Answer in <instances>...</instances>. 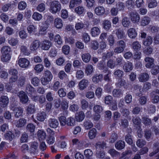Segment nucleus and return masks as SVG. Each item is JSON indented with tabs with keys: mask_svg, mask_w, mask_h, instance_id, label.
Instances as JSON below:
<instances>
[{
	"mask_svg": "<svg viewBox=\"0 0 159 159\" xmlns=\"http://www.w3.org/2000/svg\"><path fill=\"white\" fill-rule=\"evenodd\" d=\"M61 8V5L58 1L54 0L50 3L49 11L53 14H55L60 11Z\"/></svg>",
	"mask_w": 159,
	"mask_h": 159,
	"instance_id": "1",
	"label": "nucleus"
},
{
	"mask_svg": "<svg viewBox=\"0 0 159 159\" xmlns=\"http://www.w3.org/2000/svg\"><path fill=\"white\" fill-rule=\"evenodd\" d=\"M53 78V75L51 72L48 70L45 71L43 76L41 79V81L43 85H45L50 81Z\"/></svg>",
	"mask_w": 159,
	"mask_h": 159,
	"instance_id": "2",
	"label": "nucleus"
},
{
	"mask_svg": "<svg viewBox=\"0 0 159 159\" xmlns=\"http://www.w3.org/2000/svg\"><path fill=\"white\" fill-rule=\"evenodd\" d=\"M17 96L20 98V101L23 104L27 103L29 101V98L25 92L21 91L18 93Z\"/></svg>",
	"mask_w": 159,
	"mask_h": 159,
	"instance_id": "3",
	"label": "nucleus"
},
{
	"mask_svg": "<svg viewBox=\"0 0 159 159\" xmlns=\"http://www.w3.org/2000/svg\"><path fill=\"white\" fill-rule=\"evenodd\" d=\"M9 102V99L7 97L2 96L0 98V107L2 108L6 107Z\"/></svg>",
	"mask_w": 159,
	"mask_h": 159,
	"instance_id": "4",
	"label": "nucleus"
},
{
	"mask_svg": "<svg viewBox=\"0 0 159 159\" xmlns=\"http://www.w3.org/2000/svg\"><path fill=\"white\" fill-rule=\"evenodd\" d=\"M133 65L132 63L129 61L124 62L122 68L125 72L130 71L133 69Z\"/></svg>",
	"mask_w": 159,
	"mask_h": 159,
	"instance_id": "5",
	"label": "nucleus"
},
{
	"mask_svg": "<svg viewBox=\"0 0 159 159\" xmlns=\"http://www.w3.org/2000/svg\"><path fill=\"white\" fill-rule=\"evenodd\" d=\"M48 126L53 128H57L59 125L58 120L54 118H49L48 121Z\"/></svg>",
	"mask_w": 159,
	"mask_h": 159,
	"instance_id": "6",
	"label": "nucleus"
},
{
	"mask_svg": "<svg viewBox=\"0 0 159 159\" xmlns=\"http://www.w3.org/2000/svg\"><path fill=\"white\" fill-rule=\"evenodd\" d=\"M18 62L20 66L22 68L27 67L30 64L29 60L25 58L20 59L19 60Z\"/></svg>",
	"mask_w": 159,
	"mask_h": 159,
	"instance_id": "7",
	"label": "nucleus"
},
{
	"mask_svg": "<svg viewBox=\"0 0 159 159\" xmlns=\"http://www.w3.org/2000/svg\"><path fill=\"white\" fill-rule=\"evenodd\" d=\"M41 48L42 49L47 50L52 46V43L49 40H45L41 43Z\"/></svg>",
	"mask_w": 159,
	"mask_h": 159,
	"instance_id": "8",
	"label": "nucleus"
},
{
	"mask_svg": "<svg viewBox=\"0 0 159 159\" xmlns=\"http://www.w3.org/2000/svg\"><path fill=\"white\" fill-rule=\"evenodd\" d=\"M130 14L131 20L133 23L138 22L139 21L140 17L137 12H131Z\"/></svg>",
	"mask_w": 159,
	"mask_h": 159,
	"instance_id": "9",
	"label": "nucleus"
},
{
	"mask_svg": "<svg viewBox=\"0 0 159 159\" xmlns=\"http://www.w3.org/2000/svg\"><path fill=\"white\" fill-rule=\"evenodd\" d=\"M144 61L147 63L145 65L147 68H150L153 67L154 66V59L152 57H146L145 58Z\"/></svg>",
	"mask_w": 159,
	"mask_h": 159,
	"instance_id": "10",
	"label": "nucleus"
},
{
	"mask_svg": "<svg viewBox=\"0 0 159 159\" xmlns=\"http://www.w3.org/2000/svg\"><path fill=\"white\" fill-rule=\"evenodd\" d=\"M149 78V75L146 73H143L140 74L138 77L139 81L142 82L147 81Z\"/></svg>",
	"mask_w": 159,
	"mask_h": 159,
	"instance_id": "11",
	"label": "nucleus"
},
{
	"mask_svg": "<svg viewBox=\"0 0 159 159\" xmlns=\"http://www.w3.org/2000/svg\"><path fill=\"white\" fill-rule=\"evenodd\" d=\"M39 146L38 143L36 142H31L30 144V149L31 151L30 153H33L34 154L36 151H38V147Z\"/></svg>",
	"mask_w": 159,
	"mask_h": 159,
	"instance_id": "12",
	"label": "nucleus"
},
{
	"mask_svg": "<svg viewBox=\"0 0 159 159\" xmlns=\"http://www.w3.org/2000/svg\"><path fill=\"white\" fill-rule=\"evenodd\" d=\"M96 14L99 16L103 15L105 13V9L102 6H98L96 7L94 9Z\"/></svg>",
	"mask_w": 159,
	"mask_h": 159,
	"instance_id": "13",
	"label": "nucleus"
},
{
	"mask_svg": "<svg viewBox=\"0 0 159 159\" xmlns=\"http://www.w3.org/2000/svg\"><path fill=\"white\" fill-rule=\"evenodd\" d=\"M89 83V81L87 80L83 79L80 81L79 83V89L81 90H83L86 88L88 85Z\"/></svg>",
	"mask_w": 159,
	"mask_h": 159,
	"instance_id": "14",
	"label": "nucleus"
},
{
	"mask_svg": "<svg viewBox=\"0 0 159 159\" xmlns=\"http://www.w3.org/2000/svg\"><path fill=\"white\" fill-rule=\"evenodd\" d=\"M103 75L102 74H96L92 77V80L95 84H98L101 82L103 80Z\"/></svg>",
	"mask_w": 159,
	"mask_h": 159,
	"instance_id": "15",
	"label": "nucleus"
},
{
	"mask_svg": "<svg viewBox=\"0 0 159 159\" xmlns=\"http://www.w3.org/2000/svg\"><path fill=\"white\" fill-rule=\"evenodd\" d=\"M124 72L120 69L115 70L113 75L116 78H122L124 75Z\"/></svg>",
	"mask_w": 159,
	"mask_h": 159,
	"instance_id": "16",
	"label": "nucleus"
},
{
	"mask_svg": "<svg viewBox=\"0 0 159 159\" xmlns=\"http://www.w3.org/2000/svg\"><path fill=\"white\" fill-rule=\"evenodd\" d=\"M26 114H32L35 111V106L33 104H30L26 107Z\"/></svg>",
	"mask_w": 159,
	"mask_h": 159,
	"instance_id": "17",
	"label": "nucleus"
},
{
	"mask_svg": "<svg viewBox=\"0 0 159 159\" xmlns=\"http://www.w3.org/2000/svg\"><path fill=\"white\" fill-rule=\"evenodd\" d=\"M123 93V90L121 89H114L112 91V94L115 97L119 98L122 96Z\"/></svg>",
	"mask_w": 159,
	"mask_h": 159,
	"instance_id": "18",
	"label": "nucleus"
},
{
	"mask_svg": "<svg viewBox=\"0 0 159 159\" xmlns=\"http://www.w3.org/2000/svg\"><path fill=\"white\" fill-rule=\"evenodd\" d=\"M15 116L16 118H18L21 116L23 112V109L19 107H16L14 109Z\"/></svg>",
	"mask_w": 159,
	"mask_h": 159,
	"instance_id": "19",
	"label": "nucleus"
},
{
	"mask_svg": "<svg viewBox=\"0 0 159 159\" xmlns=\"http://www.w3.org/2000/svg\"><path fill=\"white\" fill-rule=\"evenodd\" d=\"M115 32V34L118 39H122L124 38V33L123 30L120 28L117 29L114 31Z\"/></svg>",
	"mask_w": 159,
	"mask_h": 159,
	"instance_id": "20",
	"label": "nucleus"
},
{
	"mask_svg": "<svg viewBox=\"0 0 159 159\" xmlns=\"http://www.w3.org/2000/svg\"><path fill=\"white\" fill-rule=\"evenodd\" d=\"M85 115L83 111H80L76 114L75 118L77 121H81L84 118Z\"/></svg>",
	"mask_w": 159,
	"mask_h": 159,
	"instance_id": "21",
	"label": "nucleus"
},
{
	"mask_svg": "<svg viewBox=\"0 0 159 159\" xmlns=\"http://www.w3.org/2000/svg\"><path fill=\"white\" fill-rule=\"evenodd\" d=\"M25 77L23 75L20 76L18 80V86L19 87H21L23 86L26 81Z\"/></svg>",
	"mask_w": 159,
	"mask_h": 159,
	"instance_id": "22",
	"label": "nucleus"
},
{
	"mask_svg": "<svg viewBox=\"0 0 159 159\" xmlns=\"http://www.w3.org/2000/svg\"><path fill=\"white\" fill-rule=\"evenodd\" d=\"M125 146V142L122 140H119L115 144L116 148L118 150H121L123 149Z\"/></svg>",
	"mask_w": 159,
	"mask_h": 159,
	"instance_id": "23",
	"label": "nucleus"
},
{
	"mask_svg": "<svg viewBox=\"0 0 159 159\" xmlns=\"http://www.w3.org/2000/svg\"><path fill=\"white\" fill-rule=\"evenodd\" d=\"M127 33L129 37L132 39L135 38L137 35L135 29L133 28H130L129 29Z\"/></svg>",
	"mask_w": 159,
	"mask_h": 159,
	"instance_id": "24",
	"label": "nucleus"
},
{
	"mask_svg": "<svg viewBox=\"0 0 159 159\" xmlns=\"http://www.w3.org/2000/svg\"><path fill=\"white\" fill-rule=\"evenodd\" d=\"M83 125L84 127L86 129H89L93 126V124L89 120H85Z\"/></svg>",
	"mask_w": 159,
	"mask_h": 159,
	"instance_id": "25",
	"label": "nucleus"
},
{
	"mask_svg": "<svg viewBox=\"0 0 159 159\" xmlns=\"http://www.w3.org/2000/svg\"><path fill=\"white\" fill-rule=\"evenodd\" d=\"M47 116L46 113L43 112H39L38 113L37 116V119L40 121H43Z\"/></svg>",
	"mask_w": 159,
	"mask_h": 159,
	"instance_id": "26",
	"label": "nucleus"
},
{
	"mask_svg": "<svg viewBox=\"0 0 159 159\" xmlns=\"http://www.w3.org/2000/svg\"><path fill=\"white\" fill-rule=\"evenodd\" d=\"M151 21V19L148 16H145L141 19V25L142 26H145L148 25Z\"/></svg>",
	"mask_w": 159,
	"mask_h": 159,
	"instance_id": "27",
	"label": "nucleus"
},
{
	"mask_svg": "<svg viewBox=\"0 0 159 159\" xmlns=\"http://www.w3.org/2000/svg\"><path fill=\"white\" fill-rule=\"evenodd\" d=\"M100 33L99 29L97 27H94L91 29V34L93 37L98 35Z\"/></svg>",
	"mask_w": 159,
	"mask_h": 159,
	"instance_id": "28",
	"label": "nucleus"
},
{
	"mask_svg": "<svg viewBox=\"0 0 159 159\" xmlns=\"http://www.w3.org/2000/svg\"><path fill=\"white\" fill-rule=\"evenodd\" d=\"M81 57L84 62L88 63L90 61L91 56L89 53H84L82 54Z\"/></svg>",
	"mask_w": 159,
	"mask_h": 159,
	"instance_id": "29",
	"label": "nucleus"
},
{
	"mask_svg": "<svg viewBox=\"0 0 159 159\" xmlns=\"http://www.w3.org/2000/svg\"><path fill=\"white\" fill-rule=\"evenodd\" d=\"M45 133L43 131L39 130L37 133V136L39 140H44L46 138Z\"/></svg>",
	"mask_w": 159,
	"mask_h": 159,
	"instance_id": "30",
	"label": "nucleus"
},
{
	"mask_svg": "<svg viewBox=\"0 0 159 159\" xmlns=\"http://www.w3.org/2000/svg\"><path fill=\"white\" fill-rule=\"evenodd\" d=\"M4 137L6 139L11 141L14 139V135L11 132L9 131L4 135Z\"/></svg>",
	"mask_w": 159,
	"mask_h": 159,
	"instance_id": "31",
	"label": "nucleus"
},
{
	"mask_svg": "<svg viewBox=\"0 0 159 159\" xmlns=\"http://www.w3.org/2000/svg\"><path fill=\"white\" fill-rule=\"evenodd\" d=\"M122 24L124 27H128L130 26L131 22L128 17H125L122 20Z\"/></svg>",
	"mask_w": 159,
	"mask_h": 159,
	"instance_id": "32",
	"label": "nucleus"
},
{
	"mask_svg": "<svg viewBox=\"0 0 159 159\" xmlns=\"http://www.w3.org/2000/svg\"><path fill=\"white\" fill-rule=\"evenodd\" d=\"M54 25L57 28H61L63 26L62 21L61 19L59 18H57L54 20Z\"/></svg>",
	"mask_w": 159,
	"mask_h": 159,
	"instance_id": "33",
	"label": "nucleus"
},
{
	"mask_svg": "<svg viewBox=\"0 0 159 159\" xmlns=\"http://www.w3.org/2000/svg\"><path fill=\"white\" fill-rule=\"evenodd\" d=\"M96 155L97 157L99 158H103L105 156V153L101 149H97L96 148Z\"/></svg>",
	"mask_w": 159,
	"mask_h": 159,
	"instance_id": "34",
	"label": "nucleus"
},
{
	"mask_svg": "<svg viewBox=\"0 0 159 159\" xmlns=\"http://www.w3.org/2000/svg\"><path fill=\"white\" fill-rule=\"evenodd\" d=\"M102 24L103 28L107 30H109L111 26V22L107 20H104Z\"/></svg>",
	"mask_w": 159,
	"mask_h": 159,
	"instance_id": "35",
	"label": "nucleus"
},
{
	"mask_svg": "<svg viewBox=\"0 0 159 159\" xmlns=\"http://www.w3.org/2000/svg\"><path fill=\"white\" fill-rule=\"evenodd\" d=\"M39 41L38 40H35L32 43L30 47V50L32 51H34L37 49L39 47Z\"/></svg>",
	"mask_w": 159,
	"mask_h": 159,
	"instance_id": "36",
	"label": "nucleus"
},
{
	"mask_svg": "<svg viewBox=\"0 0 159 159\" xmlns=\"http://www.w3.org/2000/svg\"><path fill=\"white\" fill-rule=\"evenodd\" d=\"M97 134V130L96 129L93 128L89 131L88 135L90 139H93L94 138Z\"/></svg>",
	"mask_w": 159,
	"mask_h": 159,
	"instance_id": "37",
	"label": "nucleus"
},
{
	"mask_svg": "<svg viewBox=\"0 0 159 159\" xmlns=\"http://www.w3.org/2000/svg\"><path fill=\"white\" fill-rule=\"evenodd\" d=\"M20 50L21 53L25 55L28 56L30 54V52L26 46H21L20 47Z\"/></svg>",
	"mask_w": 159,
	"mask_h": 159,
	"instance_id": "38",
	"label": "nucleus"
},
{
	"mask_svg": "<svg viewBox=\"0 0 159 159\" xmlns=\"http://www.w3.org/2000/svg\"><path fill=\"white\" fill-rule=\"evenodd\" d=\"M26 123V120L24 118L20 119L17 122L16 126L21 127L24 126Z\"/></svg>",
	"mask_w": 159,
	"mask_h": 159,
	"instance_id": "39",
	"label": "nucleus"
},
{
	"mask_svg": "<svg viewBox=\"0 0 159 159\" xmlns=\"http://www.w3.org/2000/svg\"><path fill=\"white\" fill-rule=\"evenodd\" d=\"M132 121L134 125H139L141 123V119L137 116H133Z\"/></svg>",
	"mask_w": 159,
	"mask_h": 159,
	"instance_id": "40",
	"label": "nucleus"
},
{
	"mask_svg": "<svg viewBox=\"0 0 159 159\" xmlns=\"http://www.w3.org/2000/svg\"><path fill=\"white\" fill-rule=\"evenodd\" d=\"M84 11V7L80 6L76 7L75 9V12L79 15L83 14Z\"/></svg>",
	"mask_w": 159,
	"mask_h": 159,
	"instance_id": "41",
	"label": "nucleus"
},
{
	"mask_svg": "<svg viewBox=\"0 0 159 159\" xmlns=\"http://www.w3.org/2000/svg\"><path fill=\"white\" fill-rule=\"evenodd\" d=\"M75 124V119L73 117H70L67 119L66 125L68 126H72Z\"/></svg>",
	"mask_w": 159,
	"mask_h": 159,
	"instance_id": "42",
	"label": "nucleus"
},
{
	"mask_svg": "<svg viewBox=\"0 0 159 159\" xmlns=\"http://www.w3.org/2000/svg\"><path fill=\"white\" fill-rule=\"evenodd\" d=\"M106 143L104 142H98L96 144L95 147L97 149H104L106 148Z\"/></svg>",
	"mask_w": 159,
	"mask_h": 159,
	"instance_id": "43",
	"label": "nucleus"
},
{
	"mask_svg": "<svg viewBox=\"0 0 159 159\" xmlns=\"http://www.w3.org/2000/svg\"><path fill=\"white\" fill-rule=\"evenodd\" d=\"M118 79V82L116 83V87L120 88L125 85L126 82L125 80L122 79V78H119Z\"/></svg>",
	"mask_w": 159,
	"mask_h": 159,
	"instance_id": "44",
	"label": "nucleus"
},
{
	"mask_svg": "<svg viewBox=\"0 0 159 159\" xmlns=\"http://www.w3.org/2000/svg\"><path fill=\"white\" fill-rule=\"evenodd\" d=\"M143 123L146 125H150L152 123L150 119L148 118L147 116H144L142 117Z\"/></svg>",
	"mask_w": 159,
	"mask_h": 159,
	"instance_id": "45",
	"label": "nucleus"
},
{
	"mask_svg": "<svg viewBox=\"0 0 159 159\" xmlns=\"http://www.w3.org/2000/svg\"><path fill=\"white\" fill-rule=\"evenodd\" d=\"M59 120L60 122L61 125L62 126H64L66 125L67 120H66V117L64 116H61L59 117Z\"/></svg>",
	"mask_w": 159,
	"mask_h": 159,
	"instance_id": "46",
	"label": "nucleus"
},
{
	"mask_svg": "<svg viewBox=\"0 0 159 159\" xmlns=\"http://www.w3.org/2000/svg\"><path fill=\"white\" fill-rule=\"evenodd\" d=\"M118 138L117 134L116 133L113 132L111 134L109 139L110 142L114 143Z\"/></svg>",
	"mask_w": 159,
	"mask_h": 159,
	"instance_id": "47",
	"label": "nucleus"
},
{
	"mask_svg": "<svg viewBox=\"0 0 159 159\" xmlns=\"http://www.w3.org/2000/svg\"><path fill=\"white\" fill-rule=\"evenodd\" d=\"M146 144V141L142 139H138L136 142V144L137 146L140 148H142Z\"/></svg>",
	"mask_w": 159,
	"mask_h": 159,
	"instance_id": "48",
	"label": "nucleus"
},
{
	"mask_svg": "<svg viewBox=\"0 0 159 159\" xmlns=\"http://www.w3.org/2000/svg\"><path fill=\"white\" fill-rule=\"evenodd\" d=\"M113 55V52L110 51L108 52L107 53H103L102 58L104 60L108 59L110 58Z\"/></svg>",
	"mask_w": 159,
	"mask_h": 159,
	"instance_id": "49",
	"label": "nucleus"
},
{
	"mask_svg": "<svg viewBox=\"0 0 159 159\" xmlns=\"http://www.w3.org/2000/svg\"><path fill=\"white\" fill-rule=\"evenodd\" d=\"M116 8L119 11L123 10L125 8V3L121 2H118L116 4Z\"/></svg>",
	"mask_w": 159,
	"mask_h": 159,
	"instance_id": "50",
	"label": "nucleus"
},
{
	"mask_svg": "<svg viewBox=\"0 0 159 159\" xmlns=\"http://www.w3.org/2000/svg\"><path fill=\"white\" fill-rule=\"evenodd\" d=\"M48 27L44 25L43 26H41L39 31V34L40 35H44L47 33V29Z\"/></svg>",
	"mask_w": 159,
	"mask_h": 159,
	"instance_id": "51",
	"label": "nucleus"
},
{
	"mask_svg": "<svg viewBox=\"0 0 159 159\" xmlns=\"http://www.w3.org/2000/svg\"><path fill=\"white\" fill-rule=\"evenodd\" d=\"M108 152L112 157H117L119 155V153L114 149H111L109 150Z\"/></svg>",
	"mask_w": 159,
	"mask_h": 159,
	"instance_id": "52",
	"label": "nucleus"
},
{
	"mask_svg": "<svg viewBox=\"0 0 159 159\" xmlns=\"http://www.w3.org/2000/svg\"><path fill=\"white\" fill-rule=\"evenodd\" d=\"M32 18L35 20L39 21L41 19L42 16L41 14L35 12L33 15Z\"/></svg>",
	"mask_w": 159,
	"mask_h": 159,
	"instance_id": "53",
	"label": "nucleus"
},
{
	"mask_svg": "<svg viewBox=\"0 0 159 159\" xmlns=\"http://www.w3.org/2000/svg\"><path fill=\"white\" fill-rule=\"evenodd\" d=\"M11 51V48L8 46H4L1 48V52L3 54H9Z\"/></svg>",
	"mask_w": 159,
	"mask_h": 159,
	"instance_id": "54",
	"label": "nucleus"
},
{
	"mask_svg": "<svg viewBox=\"0 0 159 159\" xmlns=\"http://www.w3.org/2000/svg\"><path fill=\"white\" fill-rule=\"evenodd\" d=\"M138 101L140 105H145L147 102V97L145 96H142L138 99Z\"/></svg>",
	"mask_w": 159,
	"mask_h": 159,
	"instance_id": "55",
	"label": "nucleus"
},
{
	"mask_svg": "<svg viewBox=\"0 0 159 159\" xmlns=\"http://www.w3.org/2000/svg\"><path fill=\"white\" fill-rule=\"evenodd\" d=\"M132 46L133 49L135 51L139 50L141 47V45L138 41L134 42L132 43Z\"/></svg>",
	"mask_w": 159,
	"mask_h": 159,
	"instance_id": "56",
	"label": "nucleus"
},
{
	"mask_svg": "<svg viewBox=\"0 0 159 159\" xmlns=\"http://www.w3.org/2000/svg\"><path fill=\"white\" fill-rule=\"evenodd\" d=\"M11 59V56L9 54H3L1 58V60L3 62H6Z\"/></svg>",
	"mask_w": 159,
	"mask_h": 159,
	"instance_id": "57",
	"label": "nucleus"
},
{
	"mask_svg": "<svg viewBox=\"0 0 159 159\" xmlns=\"http://www.w3.org/2000/svg\"><path fill=\"white\" fill-rule=\"evenodd\" d=\"M107 40L109 43V45L110 46H113L115 43V39L114 36L110 34L108 37Z\"/></svg>",
	"mask_w": 159,
	"mask_h": 159,
	"instance_id": "58",
	"label": "nucleus"
},
{
	"mask_svg": "<svg viewBox=\"0 0 159 159\" xmlns=\"http://www.w3.org/2000/svg\"><path fill=\"white\" fill-rule=\"evenodd\" d=\"M43 68L44 67L43 65L38 64L35 66L34 69L37 72L40 73L43 70Z\"/></svg>",
	"mask_w": 159,
	"mask_h": 159,
	"instance_id": "59",
	"label": "nucleus"
},
{
	"mask_svg": "<svg viewBox=\"0 0 159 159\" xmlns=\"http://www.w3.org/2000/svg\"><path fill=\"white\" fill-rule=\"evenodd\" d=\"M93 110L95 112L99 113L102 111L103 108L102 106L99 105H96L93 107Z\"/></svg>",
	"mask_w": 159,
	"mask_h": 159,
	"instance_id": "60",
	"label": "nucleus"
},
{
	"mask_svg": "<svg viewBox=\"0 0 159 159\" xmlns=\"http://www.w3.org/2000/svg\"><path fill=\"white\" fill-rule=\"evenodd\" d=\"M93 67L92 65H88L86 68V73L87 75L91 74L93 71Z\"/></svg>",
	"mask_w": 159,
	"mask_h": 159,
	"instance_id": "61",
	"label": "nucleus"
},
{
	"mask_svg": "<svg viewBox=\"0 0 159 159\" xmlns=\"http://www.w3.org/2000/svg\"><path fill=\"white\" fill-rule=\"evenodd\" d=\"M31 82L34 86H37L38 85L39 82L40 80L37 77H34L32 78L31 80Z\"/></svg>",
	"mask_w": 159,
	"mask_h": 159,
	"instance_id": "62",
	"label": "nucleus"
},
{
	"mask_svg": "<svg viewBox=\"0 0 159 159\" xmlns=\"http://www.w3.org/2000/svg\"><path fill=\"white\" fill-rule=\"evenodd\" d=\"M112 97L109 95L106 96L104 98V102L106 104L108 105L111 103L112 101Z\"/></svg>",
	"mask_w": 159,
	"mask_h": 159,
	"instance_id": "63",
	"label": "nucleus"
},
{
	"mask_svg": "<svg viewBox=\"0 0 159 159\" xmlns=\"http://www.w3.org/2000/svg\"><path fill=\"white\" fill-rule=\"evenodd\" d=\"M142 108L137 107H134L132 111L133 114L134 115L138 114L140 112L142 111Z\"/></svg>",
	"mask_w": 159,
	"mask_h": 159,
	"instance_id": "64",
	"label": "nucleus"
}]
</instances>
